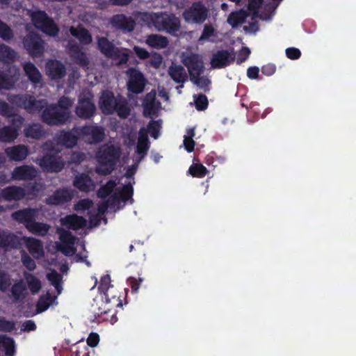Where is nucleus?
Returning a JSON list of instances; mask_svg holds the SVG:
<instances>
[{"label": "nucleus", "instance_id": "nucleus-1", "mask_svg": "<svg viewBox=\"0 0 356 356\" xmlns=\"http://www.w3.org/2000/svg\"><path fill=\"white\" fill-rule=\"evenodd\" d=\"M99 104L102 113L105 115L116 113L120 118H127L130 114L127 100L120 95L115 97L114 93L111 90L102 92Z\"/></svg>", "mask_w": 356, "mask_h": 356}, {"label": "nucleus", "instance_id": "nucleus-2", "mask_svg": "<svg viewBox=\"0 0 356 356\" xmlns=\"http://www.w3.org/2000/svg\"><path fill=\"white\" fill-rule=\"evenodd\" d=\"M142 19L148 26H153L158 31H165L172 35H176L180 29V20L174 14L145 13Z\"/></svg>", "mask_w": 356, "mask_h": 356}, {"label": "nucleus", "instance_id": "nucleus-3", "mask_svg": "<svg viewBox=\"0 0 356 356\" xmlns=\"http://www.w3.org/2000/svg\"><path fill=\"white\" fill-rule=\"evenodd\" d=\"M122 154L121 148L114 145L104 144L97 152L96 157L100 168L97 170L102 175H110L116 168Z\"/></svg>", "mask_w": 356, "mask_h": 356}, {"label": "nucleus", "instance_id": "nucleus-4", "mask_svg": "<svg viewBox=\"0 0 356 356\" xmlns=\"http://www.w3.org/2000/svg\"><path fill=\"white\" fill-rule=\"evenodd\" d=\"M7 100L13 106L24 108L29 113L42 112L47 105L46 99H36L34 96L29 94H8Z\"/></svg>", "mask_w": 356, "mask_h": 356}, {"label": "nucleus", "instance_id": "nucleus-5", "mask_svg": "<svg viewBox=\"0 0 356 356\" xmlns=\"http://www.w3.org/2000/svg\"><path fill=\"white\" fill-rule=\"evenodd\" d=\"M31 22L34 26L44 33L56 36L59 32V29L55 22L44 10H35L30 15Z\"/></svg>", "mask_w": 356, "mask_h": 356}, {"label": "nucleus", "instance_id": "nucleus-6", "mask_svg": "<svg viewBox=\"0 0 356 356\" xmlns=\"http://www.w3.org/2000/svg\"><path fill=\"white\" fill-rule=\"evenodd\" d=\"M42 122L49 126H61L69 120V114L59 110L54 104H47L41 113Z\"/></svg>", "mask_w": 356, "mask_h": 356}, {"label": "nucleus", "instance_id": "nucleus-7", "mask_svg": "<svg viewBox=\"0 0 356 356\" xmlns=\"http://www.w3.org/2000/svg\"><path fill=\"white\" fill-rule=\"evenodd\" d=\"M209 10L201 1H195L183 13V18L188 24H202L208 17Z\"/></svg>", "mask_w": 356, "mask_h": 356}, {"label": "nucleus", "instance_id": "nucleus-8", "mask_svg": "<svg viewBox=\"0 0 356 356\" xmlns=\"http://www.w3.org/2000/svg\"><path fill=\"white\" fill-rule=\"evenodd\" d=\"M128 80L127 82L129 92L138 95L142 93L147 84L144 74L138 69L130 67L127 71Z\"/></svg>", "mask_w": 356, "mask_h": 356}, {"label": "nucleus", "instance_id": "nucleus-9", "mask_svg": "<svg viewBox=\"0 0 356 356\" xmlns=\"http://www.w3.org/2000/svg\"><path fill=\"white\" fill-rule=\"evenodd\" d=\"M23 44L29 54L38 57L44 53V41L41 36L33 31L29 32L23 40Z\"/></svg>", "mask_w": 356, "mask_h": 356}, {"label": "nucleus", "instance_id": "nucleus-10", "mask_svg": "<svg viewBox=\"0 0 356 356\" xmlns=\"http://www.w3.org/2000/svg\"><path fill=\"white\" fill-rule=\"evenodd\" d=\"M95 112L96 107L92 102V96L81 95L75 108L76 115L81 119L88 120L92 118Z\"/></svg>", "mask_w": 356, "mask_h": 356}, {"label": "nucleus", "instance_id": "nucleus-11", "mask_svg": "<svg viewBox=\"0 0 356 356\" xmlns=\"http://www.w3.org/2000/svg\"><path fill=\"white\" fill-rule=\"evenodd\" d=\"M81 138L89 144L101 143L105 136L104 129L102 127L88 124L79 127Z\"/></svg>", "mask_w": 356, "mask_h": 356}, {"label": "nucleus", "instance_id": "nucleus-12", "mask_svg": "<svg viewBox=\"0 0 356 356\" xmlns=\"http://www.w3.org/2000/svg\"><path fill=\"white\" fill-rule=\"evenodd\" d=\"M79 138H81V134L78 127H74L68 131H60L56 136L57 143L66 148L75 147Z\"/></svg>", "mask_w": 356, "mask_h": 356}, {"label": "nucleus", "instance_id": "nucleus-13", "mask_svg": "<svg viewBox=\"0 0 356 356\" xmlns=\"http://www.w3.org/2000/svg\"><path fill=\"white\" fill-rule=\"evenodd\" d=\"M183 63L188 69L190 79L201 76L203 73L204 63L200 56L197 54H191L184 58Z\"/></svg>", "mask_w": 356, "mask_h": 356}, {"label": "nucleus", "instance_id": "nucleus-14", "mask_svg": "<svg viewBox=\"0 0 356 356\" xmlns=\"http://www.w3.org/2000/svg\"><path fill=\"white\" fill-rule=\"evenodd\" d=\"M235 59L234 49L218 50L214 53L211 59V67L214 69H221L229 65Z\"/></svg>", "mask_w": 356, "mask_h": 356}, {"label": "nucleus", "instance_id": "nucleus-15", "mask_svg": "<svg viewBox=\"0 0 356 356\" xmlns=\"http://www.w3.org/2000/svg\"><path fill=\"white\" fill-rule=\"evenodd\" d=\"M19 76V69L9 66L5 71L0 70V90H10L14 87Z\"/></svg>", "mask_w": 356, "mask_h": 356}, {"label": "nucleus", "instance_id": "nucleus-16", "mask_svg": "<svg viewBox=\"0 0 356 356\" xmlns=\"http://www.w3.org/2000/svg\"><path fill=\"white\" fill-rule=\"evenodd\" d=\"M40 166L45 171L49 172H60L65 163L60 157L52 154L44 155L39 161Z\"/></svg>", "mask_w": 356, "mask_h": 356}, {"label": "nucleus", "instance_id": "nucleus-17", "mask_svg": "<svg viewBox=\"0 0 356 356\" xmlns=\"http://www.w3.org/2000/svg\"><path fill=\"white\" fill-rule=\"evenodd\" d=\"M74 197L73 191L68 188H59L49 196L46 202L50 205H60L70 202Z\"/></svg>", "mask_w": 356, "mask_h": 356}, {"label": "nucleus", "instance_id": "nucleus-18", "mask_svg": "<svg viewBox=\"0 0 356 356\" xmlns=\"http://www.w3.org/2000/svg\"><path fill=\"white\" fill-rule=\"evenodd\" d=\"M38 175V172L33 165H22L17 166L12 172V178L14 180L31 181Z\"/></svg>", "mask_w": 356, "mask_h": 356}, {"label": "nucleus", "instance_id": "nucleus-19", "mask_svg": "<svg viewBox=\"0 0 356 356\" xmlns=\"http://www.w3.org/2000/svg\"><path fill=\"white\" fill-rule=\"evenodd\" d=\"M47 75L52 80H60L66 75V67L58 60H50L46 64Z\"/></svg>", "mask_w": 356, "mask_h": 356}, {"label": "nucleus", "instance_id": "nucleus-20", "mask_svg": "<svg viewBox=\"0 0 356 356\" xmlns=\"http://www.w3.org/2000/svg\"><path fill=\"white\" fill-rule=\"evenodd\" d=\"M111 25L116 29L125 32H131L135 28V22L131 17L124 14L114 15L110 20Z\"/></svg>", "mask_w": 356, "mask_h": 356}, {"label": "nucleus", "instance_id": "nucleus-21", "mask_svg": "<svg viewBox=\"0 0 356 356\" xmlns=\"http://www.w3.org/2000/svg\"><path fill=\"white\" fill-rule=\"evenodd\" d=\"M1 197L7 202L19 201L26 197L25 188L19 186H9L1 191Z\"/></svg>", "mask_w": 356, "mask_h": 356}, {"label": "nucleus", "instance_id": "nucleus-22", "mask_svg": "<svg viewBox=\"0 0 356 356\" xmlns=\"http://www.w3.org/2000/svg\"><path fill=\"white\" fill-rule=\"evenodd\" d=\"M37 213L38 210L36 209L25 208L13 212L11 217L14 220L24 224L26 228V225L31 224L35 220Z\"/></svg>", "mask_w": 356, "mask_h": 356}, {"label": "nucleus", "instance_id": "nucleus-23", "mask_svg": "<svg viewBox=\"0 0 356 356\" xmlns=\"http://www.w3.org/2000/svg\"><path fill=\"white\" fill-rule=\"evenodd\" d=\"M19 238L14 233L0 230V248L5 250L17 249L20 247Z\"/></svg>", "mask_w": 356, "mask_h": 356}, {"label": "nucleus", "instance_id": "nucleus-24", "mask_svg": "<svg viewBox=\"0 0 356 356\" xmlns=\"http://www.w3.org/2000/svg\"><path fill=\"white\" fill-rule=\"evenodd\" d=\"M5 153L10 161H22L27 157L29 151L26 145L19 144L7 147Z\"/></svg>", "mask_w": 356, "mask_h": 356}, {"label": "nucleus", "instance_id": "nucleus-25", "mask_svg": "<svg viewBox=\"0 0 356 356\" xmlns=\"http://www.w3.org/2000/svg\"><path fill=\"white\" fill-rule=\"evenodd\" d=\"M86 220L76 214H70L61 220V224L66 226L68 229L78 230L83 228L86 225Z\"/></svg>", "mask_w": 356, "mask_h": 356}, {"label": "nucleus", "instance_id": "nucleus-26", "mask_svg": "<svg viewBox=\"0 0 356 356\" xmlns=\"http://www.w3.org/2000/svg\"><path fill=\"white\" fill-rule=\"evenodd\" d=\"M97 47L100 52L108 58L117 55L118 52V47H116L106 37L97 38Z\"/></svg>", "mask_w": 356, "mask_h": 356}, {"label": "nucleus", "instance_id": "nucleus-27", "mask_svg": "<svg viewBox=\"0 0 356 356\" xmlns=\"http://www.w3.org/2000/svg\"><path fill=\"white\" fill-rule=\"evenodd\" d=\"M68 50L70 58L74 61L76 64L81 67H86L88 65V58L86 54L81 51L78 44H70Z\"/></svg>", "mask_w": 356, "mask_h": 356}, {"label": "nucleus", "instance_id": "nucleus-28", "mask_svg": "<svg viewBox=\"0 0 356 356\" xmlns=\"http://www.w3.org/2000/svg\"><path fill=\"white\" fill-rule=\"evenodd\" d=\"M70 33L72 36L77 38L82 44H89L92 41L90 33L82 25H79L77 27L71 26Z\"/></svg>", "mask_w": 356, "mask_h": 356}, {"label": "nucleus", "instance_id": "nucleus-29", "mask_svg": "<svg viewBox=\"0 0 356 356\" xmlns=\"http://www.w3.org/2000/svg\"><path fill=\"white\" fill-rule=\"evenodd\" d=\"M168 74L170 78L177 83H184L188 76L184 67L181 65L172 63L168 68Z\"/></svg>", "mask_w": 356, "mask_h": 356}, {"label": "nucleus", "instance_id": "nucleus-30", "mask_svg": "<svg viewBox=\"0 0 356 356\" xmlns=\"http://www.w3.org/2000/svg\"><path fill=\"white\" fill-rule=\"evenodd\" d=\"M24 134L26 138L39 140L45 136L46 132L40 124L32 123L24 127Z\"/></svg>", "mask_w": 356, "mask_h": 356}, {"label": "nucleus", "instance_id": "nucleus-31", "mask_svg": "<svg viewBox=\"0 0 356 356\" xmlns=\"http://www.w3.org/2000/svg\"><path fill=\"white\" fill-rule=\"evenodd\" d=\"M92 184L90 177L85 173L76 176L73 181V185L75 188L81 192L86 193L90 191Z\"/></svg>", "mask_w": 356, "mask_h": 356}, {"label": "nucleus", "instance_id": "nucleus-32", "mask_svg": "<svg viewBox=\"0 0 356 356\" xmlns=\"http://www.w3.org/2000/svg\"><path fill=\"white\" fill-rule=\"evenodd\" d=\"M23 68L26 75L31 83L38 84L42 82L41 73L33 63L26 62L23 65Z\"/></svg>", "mask_w": 356, "mask_h": 356}, {"label": "nucleus", "instance_id": "nucleus-33", "mask_svg": "<svg viewBox=\"0 0 356 356\" xmlns=\"http://www.w3.org/2000/svg\"><path fill=\"white\" fill-rule=\"evenodd\" d=\"M26 285L23 280H19L15 282L10 289V292L15 302L22 301L26 295Z\"/></svg>", "mask_w": 356, "mask_h": 356}, {"label": "nucleus", "instance_id": "nucleus-34", "mask_svg": "<svg viewBox=\"0 0 356 356\" xmlns=\"http://www.w3.org/2000/svg\"><path fill=\"white\" fill-rule=\"evenodd\" d=\"M26 245L29 253L33 257L43 255V245L40 240L28 237L26 239Z\"/></svg>", "mask_w": 356, "mask_h": 356}, {"label": "nucleus", "instance_id": "nucleus-35", "mask_svg": "<svg viewBox=\"0 0 356 356\" xmlns=\"http://www.w3.org/2000/svg\"><path fill=\"white\" fill-rule=\"evenodd\" d=\"M17 128L12 126H5L0 129V142L12 143L18 136Z\"/></svg>", "mask_w": 356, "mask_h": 356}, {"label": "nucleus", "instance_id": "nucleus-36", "mask_svg": "<svg viewBox=\"0 0 356 356\" xmlns=\"http://www.w3.org/2000/svg\"><path fill=\"white\" fill-rule=\"evenodd\" d=\"M133 194L134 188L131 184L129 183L123 186L120 195H118L116 193H115L111 196L112 202L116 204L117 202H119L120 200H122L124 202H127L129 200H131V203H132L134 201L132 199Z\"/></svg>", "mask_w": 356, "mask_h": 356}, {"label": "nucleus", "instance_id": "nucleus-37", "mask_svg": "<svg viewBox=\"0 0 356 356\" xmlns=\"http://www.w3.org/2000/svg\"><path fill=\"white\" fill-rule=\"evenodd\" d=\"M56 297L53 296L50 293L47 292L45 295L41 296L36 304L37 313H42L48 309L56 300Z\"/></svg>", "mask_w": 356, "mask_h": 356}, {"label": "nucleus", "instance_id": "nucleus-38", "mask_svg": "<svg viewBox=\"0 0 356 356\" xmlns=\"http://www.w3.org/2000/svg\"><path fill=\"white\" fill-rule=\"evenodd\" d=\"M169 41L165 36L152 34L147 37V44L154 49L165 48L168 45Z\"/></svg>", "mask_w": 356, "mask_h": 356}, {"label": "nucleus", "instance_id": "nucleus-39", "mask_svg": "<svg viewBox=\"0 0 356 356\" xmlns=\"http://www.w3.org/2000/svg\"><path fill=\"white\" fill-rule=\"evenodd\" d=\"M50 226L46 223L36 222L35 219L31 222V224L26 225V229L32 234L44 236L47 234L49 230Z\"/></svg>", "mask_w": 356, "mask_h": 356}, {"label": "nucleus", "instance_id": "nucleus-40", "mask_svg": "<svg viewBox=\"0 0 356 356\" xmlns=\"http://www.w3.org/2000/svg\"><path fill=\"white\" fill-rule=\"evenodd\" d=\"M156 93L150 92L147 93L143 100V108L145 115L154 114L156 112L155 107Z\"/></svg>", "mask_w": 356, "mask_h": 356}, {"label": "nucleus", "instance_id": "nucleus-41", "mask_svg": "<svg viewBox=\"0 0 356 356\" xmlns=\"http://www.w3.org/2000/svg\"><path fill=\"white\" fill-rule=\"evenodd\" d=\"M247 16V13L243 10L232 12L228 16L227 22L233 28H235L237 27L238 25L243 24L245 21Z\"/></svg>", "mask_w": 356, "mask_h": 356}, {"label": "nucleus", "instance_id": "nucleus-42", "mask_svg": "<svg viewBox=\"0 0 356 356\" xmlns=\"http://www.w3.org/2000/svg\"><path fill=\"white\" fill-rule=\"evenodd\" d=\"M24 277L31 293L33 295L38 293L42 288L40 280L33 274L28 273H24Z\"/></svg>", "mask_w": 356, "mask_h": 356}, {"label": "nucleus", "instance_id": "nucleus-43", "mask_svg": "<svg viewBox=\"0 0 356 356\" xmlns=\"http://www.w3.org/2000/svg\"><path fill=\"white\" fill-rule=\"evenodd\" d=\"M15 58V51L5 44H0V61L8 63L14 61Z\"/></svg>", "mask_w": 356, "mask_h": 356}, {"label": "nucleus", "instance_id": "nucleus-44", "mask_svg": "<svg viewBox=\"0 0 356 356\" xmlns=\"http://www.w3.org/2000/svg\"><path fill=\"white\" fill-rule=\"evenodd\" d=\"M0 343L4 348L6 356H14L15 353V344L13 338L6 336H0Z\"/></svg>", "mask_w": 356, "mask_h": 356}, {"label": "nucleus", "instance_id": "nucleus-45", "mask_svg": "<svg viewBox=\"0 0 356 356\" xmlns=\"http://www.w3.org/2000/svg\"><path fill=\"white\" fill-rule=\"evenodd\" d=\"M47 280L50 283L55 287L58 294H60L62 291V275L56 270H52L51 273L47 275Z\"/></svg>", "mask_w": 356, "mask_h": 356}, {"label": "nucleus", "instance_id": "nucleus-46", "mask_svg": "<svg viewBox=\"0 0 356 356\" xmlns=\"http://www.w3.org/2000/svg\"><path fill=\"white\" fill-rule=\"evenodd\" d=\"M111 286V277L109 275H104L100 279L99 285L98 286V291L100 293H104L105 295V299L106 302H111V300L109 298L108 290Z\"/></svg>", "mask_w": 356, "mask_h": 356}, {"label": "nucleus", "instance_id": "nucleus-47", "mask_svg": "<svg viewBox=\"0 0 356 356\" xmlns=\"http://www.w3.org/2000/svg\"><path fill=\"white\" fill-rule=\"evenodd\" d=\"M115 186V181L112 179L108 181L106 184L102 186L97 191V196L100 198H106L113 192Z\"/></svg>", "mask_w": 356, "mask_h": 356}, {"label": "nucleus", "instance_id": "nucleus-48", "mask_svg": "<svg viewBox=\"0 0 356 356\" xmlns=\"http://www.w3.org/2000/svg\"><path fill=\"white\" fill-rule=\"evenodd\" d=\"M73 104V101L71 98L62 96L59 98L58 103L54 104V105L60 111H66L69 114V118L70 119L71 113L70 108L72 107Z\"/></svg>", "mask_w": 356, "mask_h": 356}, {"label": "nucleus", "instance_id": "nucleus-49", "mask_svg": "<svg viewBox=\"0 0 356 356\" xmlns=\"http://www.w3.org/2000/svg\"><path fill=\"white\" fill-rule=\"evenodd\" d=\"M188 172L193 177L202 178L207 175L208 170L202 164L197 163L191 165L188 169Z\"/></svg>", "mask_w": 356, "mask_h": 356}, {"label": "nucleus", "instance_id": "nucleus-50", "mask_svg": "<svg viewBox=\"0 0 356 356\" xmlns=\"http://www.w3.org/2000/svg\"><path fill=\"white\" fill-rule=\"evenodd\" d=\"M191 81L200 88L202 89L205 92H209L210 90L209 86L211 81L205 76H195L190 79Z\"/></svg>", "mask_w": 356, "mask_h": 356}, {"label": "nucleus", "instance_id": "nucleus-51", "mask_svg": "<svg viewBox=\"0 0 356 356\" xmlns=\"http://www.w3.org/2000/svg\"><path fill=\"white\" fill-rule=\"evenodd\" d=\"M14 37L13 31L5 22L0 20V38L5 41H9Z\"/></svg>", "mask_w": 356, "mask_h": 356}, {"label": "nucleus", "instance_id": "nucleus-52", "mask_svg": "<svg viewBox=\"0 0 356 356\" xmlns=\"http://www.w3.org/2000/svg\"><path fill=\"white\" fill-rule=\"evenodd\" d=\"M11 284L10 275L5 270H0V291L6 292Z\"/></svg>", "mask_w": 356, "mask_h": 356}, {"label": "nucleus", "instance_id": "nucleus-53", "mask_svg": "<svg viewBox=\"0 0 356 356\" xmlns=\"http://www.w3.org/2000/svg\"><path fill=\"white\" fill-rule=\"evenodd\" d=\"M194 102L195 105V108L197 111H204L207 108L209 105V102L207 96L203 94H199L197 95H195Z\"/></svg>", "mask_w": 356, "mask_h": 356}, {"label": "nucleus", "instance_id": "nucleus-54", "mask_svg": "<svg viewBox=\"0 0 356 356\" xmlns=\"http://www.w3.org/2000/svg\"><path fill=\"white\" fill-rule=\"evenodd\" d=\"M21 260L24 266L29 271H33L36 268L35 261L25 252H22Z\"/></svg>", "mask_w": 356, "mask_h": 356}, {"label": "nucleus", "instance_id": "nucleus-55", "mask_svg": "<svg viewBox=\"0 0 356 356\" xmlns=\"http://www.w3.org/2000/svg\"><path fill=\"white\" fill-rule=\"evenodd\" d=\"M161 129V124L159 121L151 120L147 127V131L149 133L151 136L154 139H156L159 136V131Z\"/></svg>", "mask_w": 356, "mask_h": 356}, {"label": "nucleus", "instance_id": "nucleus-56", "mask_svg": "<svg viewBox=\"0 0 356 356\" xmlns=\"http://www.w3.org/2000/svg\"><path fill=\"white\" fill-rule=\"evenodd\" d=\"M60 240L63 244L74 245L76 237L70 231L61 230Z\"/></svg>", "mask_w": 356, "mask_h": 356}, {"label": "nucleus", "instance_id": "nucleus-57", "mask_svg": "<svg viewBox=\"0 0 356 356\" xmlns=\"http://www.w3.org/2000/svg\"><path fill=\"white\" fill-rule=\"evenodd\" d=\"M15 328L14 321H8L5 317L0 316V331L5 332H10Z\"/></svg>", "mask_w": 356, "mask_h": 356}, {"label": "nucleus", "instance_id": "nucleus-58", "mask_svg": "<svg viewBox=\"0 0 356 356\" xmlns=\"http://www.w3.org/2000/svg\"><path fill=\"white\" fill-rule=\"evenodd\" d=\"M149 149V143L138 142L136 147V152L140 156L138 162H140L147 155Z\"/></svg>", "mask_w": 356, "mask_h": 356}, {"label": "nucleus", "instance_id": "nucleus-59", "mask_svg": "<svg viewBox=\"0 0 356 356\" xmlns=\"http://www.w3.org/2000/svg\"><path fill=\"white\" fill-rule=\"evenodd\" d=\"M93 204L91 200L88 198L82 199L78 201L74 207V209L76 211H84L89 209Z\"/></svg>", "mask_w": 356, "mask_h": 356}, {"label": "nucleus", "instance_id": "nucleus-60", "mask_svg": "<svg viewBox=\"0 0 356 356\" xmlns=\"http://www.w3.org/2000/svg\"><path fill=\"white\" fill-rule=\"evenodd\" d=\"M0 115L10 118L15 115L13 108L8 103L0 99Z\"/></svg>", "mask_w": 356, "mask_h": 356}, {"label": "nucleus", "instance_id": "nucleus-61", "mask_svg": "<svg viewBox=\"0 0 356 356\" xmlns=\"http://www.w3.org/2000/svg\"><path fill=\"white\" fill-rule=\"evenodd\" d=\"M25 190L26 192V197L27 196L35 197L38 195L39 192L41 191V186L37 182L29 183L26 186Z\"/></svg>", "mask_w": 356, "mask_h": 356}, {"label": "nucleus", "instance_id": "nucleus-62", "mask_svg": "<svg viewBox=\"0 0 356 356\" xmlns=\"http://www.w3.org/2000/svg\"><path fill=\"white\" fill-rule=\"evenodd\" d=\"M215 35V29L211 24H207L204 26L202 33L199 38V41L207 40L210 37Z\"/></svg>", "mask_w": 356, "mask_h": 356}, {"label": "nucleus", "instance_id": "nucleus-63", "mask_svg": "<svg viewBox=\"0 0 356 356\" xmlns=\"http://www.w3.org/2000/svg\"><path fill=\"white\" fill-rule=\"evenodd\" d=\"M113 60H118V65H124L126 64L129 58V55L127 52L122 51L118 48V52L117 53V55L113 56L111 57Z\"/></svg>", "mask_w": 356, "mask_h": 356}, {"label": "nucleus", "instance_id": "nucleus-64", "mask_svg": "<svg viewBox=\"0 0 356 356\" xmlns=\"http://www.w3.org/2000/svg\"><path fill=\"white\" fill-rule=\"evenodd\" d=\"M286 55L291 60H296L301 56V51L298 48L289 47L286 49Z\"/></svg>", "mask_w": 356, "mask_h": 356}]
</instances>
